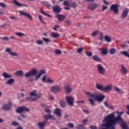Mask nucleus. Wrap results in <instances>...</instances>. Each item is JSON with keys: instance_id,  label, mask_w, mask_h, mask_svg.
<instances>
[{"instance_id": "f257e3e1", "label": "nucleus", "mask_w": 129, "mask_h": 129, "mask_svg": "<svg viewBox=\"0 0 129 129\" xmlns=\"http://www.w3.org/2000/svg\"><path fill=\"white\" fill-rule=\"evenodd\" d=\"M117 113V117L114 118V113L109 114L105 117L103 120V123L99 125L97 129H115V125L117 123L122 122V119L120 115L123 114V112H119L116 111Z\"/></svg>"}, {"instance_id": "f03ea898", "label": "nucleus", "mask_w": 129, "mask_h": 129, "mask_svg": "<svg viewBox=\"0 0 129 129\" xmlns=\"http://www.w3.org/2000/svg\"><path fill=\"white\" fill-rule=\"evenodd\" d=\"M85 93L89 97H91V98H93V99H89V101H90V103H91V104L92 106L95 105V102H94V99L95 97L96 94H93L92 93H91L90 92H87V91H85Z\"/></svg>"}, {"instance_id": "7ed1b4c3", "label": "nucleus", "mask_w": 129, "mask_h": 129, "mask_svg": "<svg viewBox=\"0 0 129 129\" xmlns=\"http://www.w3.org/2000/svg\"><path fill=\"white\" fill-rule=\"evenodd\" d=\"M29 96H34L36 98H39L42 96V94L40 92H38L37 90H33L31 92H29Z\"/></svg>"}, {"instance_id": "20e7f679", "label": "nucleus", "mask_w": 129, "mask_h": 129, "mask_svg": "<svg viewBox=\"0 0 129 129\" xmlns=\"http://www.w3.org/2000/svg\"><path fill=\"white\" fill-rule=\"evenodd\" d=\"M97 70L99 74L101 75H104L105 73V69L101 64H97Z\"/></svg>"}, {"instance_id": "39448f33", "label": "nucleus", "mask_w": 129, "mask_h": 129, "mask_svg": "<svg viewBox=\"0 0 129 129\" xmlns=\"http://www.w3.org/2000/svg\"><path fill=\"white\" fill-rule=\"evenodd\" d=\"M67 103L71 106H74V98L72 96H67L66 97Z\"/></svg>"}, {"instance_id": "423d86ee", "label": "nucleus", "mask_w": 129, "mask_h": 129, "mask_svg": "<svg viewBox=\"0 0 129 129\" xmlns=\"http://www.w3.org/2000/svg\"><path fill=\"white\" fill-rule=\"evenodd\" d=\"M38 71L36 69H33L31 71H29L28 73L25 74V77L28 78L31 76H35L37 74Z\"/></svg>"}, {"instance_id": "0eeeda50", "label": "nucleus", "mask_w": 129, "mask_h": 129, "mask_svg": "<svg viewBox=\"0 0 129 129\" xmlns=\"http://www.w3.org/2000/svg\"><path fill=\"white\" fill-rule=\"evenodd\" d=\"M105 97V96H104L102 94H95L93 101L96 100L97 102H102Z\"/></svg>"}, {"instance_id": "6e6552de", "label": "nucleus", "mask_w": 129, "mask_h": 129, "mask_svg": "<svg viewBox=\"0 0 129 129\" xmlns=\"http://www.w3.org/2000/svg\"><path fill=\"white\" fill-rule=\"evenodd\" d=\"M30 109L28 108H27L25 106L18 107L16 109V112L17 113H21V112H23L24 111L29 112Z\"/></svg>"}, {"instance_id": "1a4fd4ad", "label": "nucleus", "mask_w": 129, "mask_h": 129, "mask_svg": "<svg viewBox=\"0 0 129 129\" xmlns=\"http://www.w3.org/2000/svg\"><path fill=\"white\" fill-rule=\"evenodd\" d=\"M42 80L44 83L49 84H52L54 82V80H52V79H50L49 78H47L46 76L43 77Z\"/></svg>"}, {"instance_id": "9d476101", "label": "nucleus", "mask_w": 129, "mask_h": 129, "mask_svg": "<svg viewBox=\"0 0 129 129\" xmlns=\"http://www.w3.org/2000/svg\"><path fill=\"white\" fill-rule=\"evenodd\" d=\"M12 106V103L11 101H9L7 103L4 104L3 105L2 108L4 110H9L11 108Z\"/></svg>"}, {"instance_id": "9b49d317", "label": "nucleus", "mask_w": 129, "mask_h": 129, "mask_svg": "<svg viewBox=\"0 0 129 129\" xmlns=\"http://www.w3.org/2000/svg\"><path fill=\"white\" fill-rule=\"evenodd\" d=\"M99 7V4L97 3H93L88 5V9L94 11Z\"/></svg>"}, {"instance_id": "f8f14e48", "label": "nucleus", "mask_w": 129, "mask_h": 129, "mask_svg": "<svg viewBox=\"0 0 129 129\" xmlns=\"http://www.w3.org/2000/svg\"><path fill=\"white\" fill-rule=\"evenodd\" d=\"M5 52L9 53V55H10L11 56H18V54L17 53V52L15 51H12V49L10 48H6Z\"/></svg>"}, {"instance_id": "ddd939ff", "label": "nucleus", "mask_w": 129, "mask_h": 129, "mask_svg": "<svg viewBox=\"0 0 129 129\" xmlns=\"http://www.w3.org/2000/svg\"><path fill=\"white\" fill-rule=\"evenodd\" d=\"M113 88V86L111 84L108 85L105 87H104L103 92L104 93H108L110 92Z\"/></svg>"}, {"instance_id": "4468645a", "label": "nucleus", "mask_w": 129, "mask_h": 129, "mask_svg": "<svg viewBox=\"0 0 129 129\" xmlns=\"http://www.w3.org/2000/svg\"><path fill=\"white\" fill-rule=\"evenodd\" d=\"M60 90H61L60 88L57 85L52 86L50 88V91L52 93H57V92L59 91Z\"/></svg>"}, {"instance_id": "2eb2a0df", "label": "nucleus", "mask_w": 129, "mask_h": 129, "mask_svg": "<svg viewBox=\"0 0 129 129\" xmlns=\"http://www.w3.org/2000/svg\"><path fill=\"white\" fill-rule=\"evenodd\" d=\"M118 6L117 4L112 5L110 8V10L113 11L115 14H117L118 12Z\"/></svg>"}, {"instance_id": "dca6fc26", "label": "nucleus", "mask_w": 129, "mask_h": 129, "mask_svg": "<svg viewBox=\"0 0 129 129\" xmlns=\"http://www.w3.org/2000/svg\"><path fill=\"white\" fill-rule=\"evenodd\" d=\"M19 14H20L22 16H24L25 17H27V18H28L32 20H33V18H32V16L29 13H26L23 11H19Z\"/></svg>"}, {"instance_id": "f3484780", "label": "nucleus", "mask_w": 129, "mask_h": 129, "mask_svg": "<svg viewBox=\"0 0 129 129\" xmlns=\"http://www.w3.org/2000/svg\"><path fill=\"white\" fill-rule=\"evenodd\" d=\"M120 72H121L122 74L125 75L128 73V70L126 68H125V67L123 66V65L122 64L121 65V69L120 70Z\"/></svg>"}, {"instance_id": "a211bd4d", "label": "nucleus", "mask_w": 129, "mask_h": 129, "mask_svg": "<svg viewBox=\"0 0 129 129\" xmlns=\"http://www.w3.org/2000/svg\"><path fill=\"white\" fill-rule=\"evenodd\" d=\"M46 73V71L44 70H42L39 71V73L38 75L36 76V78L35 79V81H37L38 79L40 78L41 76L43 75V74H45Z\"/></svg>"}, {"instance_id": "6ab92c4d", "label": "nucleus", "mask_w": 129, "mask_h": 129, "mask_svg": "<svg viewBox=\"0 0 129 129\" xmlns=\"http://www.w3.org/2000/svg\"><path fill=\"white\" fill-rule=\"evenodd\" d=\"M13 3L17 6L18 7H21L22 6H24L25 7H28V6L27 5L23 4L21 3H20V2H18L16 0H13Z\"/></svg>"}, {"instance_id": "aec40b11", "label": "nucleus", "mask_w": 129, "mask_h": 129, "mask_svg": "<svg viewBox=\"0 0 129 129\" xmlns=\"http://www.w3.org/2000/svg\"><path fill=\"white\" fill-rule=\"evenodd\" d=\"M54 12L56 13H59L61 10V8L58 6H55L52 7Z\"/></svg>"}, {"instance_id": "412c9836", "label": "nucleus", "mask_w": 129, "mask_h": 129, "mask_svg": "<svg viewBox=\"0 0 129 129\" xmlns=\"http://www.w3.org/2000/svg\"><path fill=\"white\" fill-rule=\"evenodd\" d=\"M47 122V120L40 122L38 123V126H39V128L44 129V127L46 125V123Z\"/></svg>"}, {"instance_id": "4be33fe9", "label": "nucleus", "mask_w": 129, "mask_h": 129, "mask_svg": "<svg viewBox=\"0 0 129 129\" xmlns=\"http://www.w3.org/2000/svg\"><path fill=\"white\" fill-rule=\"evenodd\" d=\"M128 12H129V10L127 8H125L123 10L122 15V18H126L128 15Z\"/></svg>"}, {"instance_id": "5701e85b", "label": "nucleus", "mask_w": 129, "mask_h": 129, "mask_svg": "<svg viewBox=\"0 0 129 129\" xmlns=\"http://www.w3.org/2000/svg\"><path fill=\"white\" fill-rule=\"evenodd\" d=\"M15 83V79H9L6 82V84L8 85H12Z\"/></svg>"}, {"instance_id": "b1692460", "label": "nucleus", "mask_w": 129, "mask_h": 129, "mask_svg": "<svg viewBox=\"0 0 129 129\" xmlns=\"http://www.w3.org/2000/svg\"><path fill=\"white\" fill-rule=\"evenodd\" d=\"M44 118L47 121L48 119L55 120V117H53L51 115H44Z\"/></svg>"}, {"instance_id": "393cba45", "label": "nucleus", "mask_w": 129, "mask_h": 129, "mask_svg": "<svg viewBox=\"0 0 129 129\" xmlns=\"http://www.w3.org/2000/svg\"><path fill=\"white\" fill-rule=\"evenodd\" d=\"M56 17L57 18L58 21L60 22L62 21L64 19H65V16L58 14L56 15Z\"/></svg>"}, {"instance_id": "a878e982", "label": "nucleus", "mask_w": 129, "mask_h": 129, "mask_svg": "<svg viewBox=\"0 0 129 129\" xmlns=\"http://www.w3.org/2000/svg\"><path fill=\"white\" fill-rule=\"evenodd\" d=\"M3 76L5 79H9L12 77V75L6 72H4L3 73Z\"/></svg>"}, {"instance_id": "bb28decb", "label": "nucleus", "mask_w": 129, "mask_h": 129, "mask_svg": "<svg viewBox=\"0 0 129 129\" xmlns=\"http://www.w3.org/2000/svg\"><path fill=\"white\" fill-rule=\"evenodd\" d=\"M96 87L97 88V89L103 92L104 87L103 85L97 84L96 85Z\"/></svg>"}, {"instance_id": "cd10ccee", "label": "nucleus", "mask_w": 129, "mask_h": 129, "mask_svg": "<svg viewBox=\"0 0 129 129\" xmlns=\"http://www.w3.org/2000/svg\"><path fill=\"white\" fill-rule=\"evenodd\" d=\"M122 122L121 123V127L122 129H129V127L128 126L126 123L123 122V121L122 122Z\"/></svg>"}, {"instance_id": "c85d7f7f", "label": "nucleus", "mask_w": 129, "mask_h": 129, "mask_svg": "<svg viewBox=\"0 0 129 129\" xmlns=\"http://www.w3.org/2000/svg\"><path fill=\"white\" fill-rule=\"evenodd\" d=\"M64 89L67 93H70L72 91V89L68 86H66Z\"/></svg>"}, {"instance_id": "c756f323", "label": "nucleus", "mask_w": 129, "mask_h": 129, "mask_svg": "<svg viewBox=\"0 0 129 129\" xmlns=\"http://www.w3.org/2000/svg\"><path fill=\"white\" fill-rule=\"evenodd\" d=\"M93 59H94L96 61L101 62L102 59L97 55H94L93 56Z\"/></svg>"}, {"instance_id": "7c9ffc66", "label": "nucleus", "mask_w": 129, "mask_h": 129, "mask_svg": "<svg viewBox=\"0 0 129 129\" xmlns=\"http://www.w3.org/2000/svg\"><path fill=\"white\" fill-rule=\"evenodd\" d=\"M54 112L58 117H60L61 116V111L59 108L55 109Z\"/></svg>"}, {"instance_id": "2f4dec72", "label": "nucleus", "mask_w": 129, "mask_h": 129, "mask_svg": "<svg viewBox=\"0 0 129 129\" xmlns=\"http://www.w3.org/2000/svg\"><path fill=\"white\" fill-rule=\"evenodd\" d=\"M50 36H51V37H53L54 38H57L59 37V35L58 33L53 32L51 33V34H50Z\"/></svg>"}, {"instance_id": "473e14b6", "label": "nucleus", "mask_w": 129, "mask_h": 129, "mask_svg": "<svg viewBox=\"0 0 129 129\" xmlns=\"http://www.w3.org/2000/svg\"><path fill=\"white\" fill-rule=\"evenodd\" d=\"M104 39L107 42H110L111 41V38L108 35H105L104 36Z\"/></svg>"}, {"instance_id": "72a5a7b5", "label": "nucleus", "mask_w": 129, "mask_h": 129, "mask_svg": "<svg viewBox=\"0 0 129 129\" xmlns=\"http://www.w3.org/2000/svg\"><path fill=\"white\" fill-rule=\"evenodd\" d=\"M109 52L110 53V54L111 55H114L116 52V50L115 49L112 48L109 51Z\"/></svg>"}, {"instance_id": "f704fd0d", "label": "nucleus", "mask_w": 129, "mask_h": 129, "mask_svg": "<svg viewBox=\"0 0 129 129\" xmlns=\"http://www.w3.org/2000/svg\"><path fill=\"white\" fill-rule=\"evenodd\" d=\"M26 100L27 101H31V102H34V101H36V98H32L31 97H27V98H26Z\"/></svg>"}, {"instance_id": "c9c22d12", "label": "nucleus", "mask_w": 129, "mask_h": 129, "mask_svg": "<svg viewBox=\"0 0 129 129\" xmlns=\"http://www.w3.org/2000/svg\"><path fill=\"white\" fill-rule=\"evenodd\" d=\"M121 53L124 56H127L129 58V53L127 51H122L121 52Z\"/></svg>"}, {"instance_id": "e433bc0d", "label": "nucleus", "mask_w": 129, "mask_h": 129, "mask_svg": "<svg viewBox=\"0 0 129 129\" xmlns=\"http://www.w3.org/2000/svg\"><path fill=\"white\" fill-rule=\"evenodd\" d=\"M72 3V2L71 1H65L63 2V5L65 6H70L71 5V4Z\"/></svg>"}, {"instance_id": "4c0bfd02", "label": "nucleus", "mask_w": 129, "mask_h": 129, "mask_svg": "<svg viewBox=\"0 0 129 129\" xmlns=\"http://www.w3.org/2000/svg\"><path fill=\"white\" fill-rule=\"evenodd\" d=\"M15 35L20 37H23V36H25V34L22 32H15Z\"/></svg>"}, {"instance_id": "58836bf2", "label": "nucleus", "mask_w": 129, "mask_h": 129, "mask_svg": "<svg viewBox=\"0 0 129 129\" xmlns=\"http://www.w3.org/2000/svg\"><path fill=\"white\" fill-rule=\"evenodd\" d=\"M15 75L22 76L23 75V71H18L15 73Z\"/></svg>"}, {"instance_id": "ea45409f", "label": "nucleus", "mask_w": 129, "mask_h": 129, "mask_svg": "<svg viewBox=\"0 0 129 129\" xmlns=\"http://www.w3.org/2000/svg\"><path fill=\"white\" fill-rule=\"evenodd\" d=\"M59 104H60V106L63 108L66 106V102L63 101H61L60 102H59Z\"/></svg>"}, {"instance_id": "a19ab883", "label": "nucleus", "mask_w": 129, "mask_h": 129, "mask_svg": "<svg viewBox=\"0 0 129 129\" xmlns=\"http://www.w3.org/2000/svg\"><path fill=\"white\" fill-rule=\"evenodd\" d=\"M77 129H85V127L83 125H81V124H78L76 126Z\"/></svg>"}, {"instance_id": "79ce46f5", "label": "nucleus", "mask_w": 129, "mask_h": 129, "mask_svg": "<svg viewBox=\"0 0 129 129\" xmlns=\"http://www.w3.org/2000/svg\"><path fill=\"white\" fill-rule=\"evenodd\" d=\"M114 91L118 93H122V91L120 89H119L118 87H115L114 88Z\"/></svg>"}, {"instance_id": "37998d69", "label": "nucleus", "mask_w": 129, "mask_h": 129, "mask_svg": "<svg viewBox=\"0 0 129 129\" xmlns=\"http://www.w3.org/2000/svg\"><path fill=\"white\" fill-rule=\"evenodd\" d=\"M101 53L104 55H106L108 53V51H107V49H102V50L101 51Z\"/></svg>"}, {"instance_id": "c03bdc74", "label": "nucleus", "mask_w": 129, "mask_h": 129, "mask_svg": "<svg viewBox=\"0 0 129 129\" xmlns=\"http://www.w3.org/2000/svg\"><path fill=\"white\" fill-rule=\"evenodd\" d=\"M85 49V48H84L80 47V48H78V49H77V52L78 53H81L82 52V51H83L84 49Z\"/></svg>"}, {"instance_id": "a18cd8bd", "label": "nucleus", "mask_w": 129, "mask_h": 129, "mask_svg": "<svg viewBox=\"0 0 129 129\" xmlns=\"http://www.w3.org/2000/svg\"><path fill=\"white\" fill-rule=\"evenodd\" d=\"M38 19H39V20L43 24H46V23L43 21V18L41 15L38 16Z\"/></svg>"}, {"instance_id": "49530a36", "label": "nucleus", "mask_w": 129, "mask_h": 129, "mask_svg": "<svg viewBox=\"0 0 129 129\" xmlns=\"http://www.w3.org/2000/svg\"><path fill=\"white\" fill-rule=\"evenodd\" d=\"M86 54L87 55V56H92V53L91 51H86Z\"/></svg>"}, {"instance_id": "de8ad7c7", "label": "nucleus", "mask_w": 129, "mask_h": 129, "mask_svg": "<svg viewBox=\"0 0 129 129\" xmlns=\"http://www.w3.org/2000/svg\"><path fill=\"white\" fill-rule=\"evenodd\" d=\"M43 42L42 41V40H36V43L38 45H41L43 44Z\"/></svg>"}, {"instance_id": "09e8293b", "label": "nucleus", "mask_w": 129, "mask_h": 129, "mask_svg": "<svg viewBox=\"0 0 129 129\" xmlns=\"http://www.w3.org/2000/svg\"><path fill=\"white\" fill-rule=\"evenodd\" d=\"M70 7L76 8L77 7L76 3H75V2L72 3L71 5L70 6Z\"/></svg>"}, {"instance_id": "8fccbe9b", "label": "nucleus", "mask_w": 129, "mask_h": 129, "mask_svg": "<svg viewBox=\"0 0 129 129\" xmlns=\"http://www.w3.org/2000/svg\"><path fill=\"white\" fill-rule=\"evenodd\" d=\"M88 119L87 118L84 119L83 120V124H81V125H83L84 126L86 124V123L88 122Z\"/></svg>"}, {"instance_id": "3c124183", "label": "nucleus", "mask_w": 129, "mask_h": 129, "mask_svg": "<svg viewBox=\"0 0 129 129\" xmlns=\"http://www.w3.org/2000/svg\"><path fill=\"white\" fill-rule=\"evenodd\" d=\"M42 39L44 41H45L46 43L50 42L51 41V40L49 39L46 38H43Z\"/></svg>"}, {"instance_id": "603ef678", "label": "nucleus", "mask_w": 129, "mask_h": 129, "mask_svg": "<svg viewBox=\"0 0 129 129\" xmlns=\"http://www.w3.org/2000/svg\"><path fill=\"white\" fill-rule=\"evenodd\" d=\"M0 7L2 8H6V4L5 3H3V2H0Z\"/></svg>"}, {"instance_id": "864d4df0", "label": "nucleus", "mask_w": 129, "mask_h": 129, "mask_svg": "<svg viewBox=\"0 0 129 129\" xmlns=\"http://www.w3.org/2000/svg\"><path fill=\"white\" fill-rule=\"evenodd\" d=\"M67 126L69 127L70 128H73L74 127V124L72 123H68L67 124Z\"/></svg>"}, {"instance_id": "5fc2aeb1", "label": "nucleus", "mask_w": 129, "mask_h": 129, "mask_svg": "<svg viewBox=\"0 0 129 129\" xmlns=\"http://www.w3.org/2000/svg\"><path fill=\"white\" fill-rule=\"evenodd\" d=\"M2 39L3 40H4V41H9L10 39L9 38V37H6V36H5V37H3V38H2Z\"/></svg>"}, {"instance_id": "6e6d98bb", "label": "nucleus", "mask_w": 129, "mask_h": 129, "mask_svg": "<svg viewBox=\"0 0 129 129\" xmlns=\"http://www.w3.org/2000/svg\"><path fill=\"white\" fill-rule=\"evenodd\" d=\"M104 104L105 105V106L108 108L109 106V104L108 103V102L107 101H105L104 102Z\"/></svg>"}, {"instance_id": "4d7b16f0", "label": "nucleus", "mask_w": 129, "mask_h": 129, "mask_svg": "<svg viewBox=\"0 0 129 129\" xmlns=\"http://www.w3.org/2000/svg\"><path fill=\"white\" fill-rule=\"evenodd\" d=\"M55 53L56 54H60L61 53V51L59 50H55Z\"/></svg>"}, {"instance_id": "13d9d810", "label": "nucleus", "mask_w": 129, "mask_h": 129, "mask_svg": "<svg viewBox=\"0 0 129 129\" xmlns=\"http://www.w3.org/2000/svg\"><path fill=\"white\" fill-rule=\"evenodd\" d=\"M19 124V122L17 121H13L12 122V125L14 126H17V125H18Z\"/></svg>"}, {"instance_id": "bf43d9fd", "label": "nucleus", "mask_w": 129, "mask_h": 129, "mask_svg": "<svg viewBox=\"0 0 129 129\" xmlns=\"http://www.w3.org/2000/svg\"><path fill=\"white\" fill-rule=\"evenodd\" d=\"M98 32V31H97L93 32V33L92 34V36L93 37H94L95 36H96Z\"/></svg>"}, {"instance_id": "052dcab7", "label": "nucleus", "mask_w": 129, "mask_h": 129, "mask_svg": "<svg viewBox=\"0 0 129 129\" xmlns=\"http://www.w3.org/2000/svg\"><path fill=\"white\" fill-rule=\"evenodd\" d=\"M108 9V7L106 6H103L102 11L103 12L104 10Z\"/></svg>"}, {"instance_id": "680f3d73", "label": "nucleus", "mask_w": 129, "mask_h": 129, "mask_svg": "<svg viewBox=\"0 0 129 129\" xmlns=\"http://www.w3.org/2000/svg\"><path fill=\"white\" fill-rule=\"evenodd\" d=\"M90 128L91 129H97V127L94 125L90 126Z\"/></svg>"}, {"instance_id": "e2e57ef3", "label": "nucleus", "mask_w": 129, "mask_h": 129, "mask_svg": "<svg viewBox=\"0 0 129 129\" xmlns=\"http://www.w3.org/2000/svg\"><path fill=\"white\" fill-rule=\"evenodd\" d=\"M103 3H104L105 5H106L107 6H109V2H107L106 1H105V0H103Z\"/></svg>"}, {"instance_id": "0e129e2a", "label": "nucleus", "mask_w": 129, "mask_h": 129, "mask_svg": "<svg viewBox=\"0 0 129 129\" xmlns=\"http://www.w3.org/2000/svg\"><path fill=\"white\" fill-rule=\"evenodd\" d=\"M103 39H104V37H103V33H101V37H100V40H102Z\"/></svg>"}, {"instance_id": "69168bd1", "label": "nucleus", "mask_w": 129, "mask_h": 129, "mask_svg": "<svg viewBox=\"0 0 129 129\" xmlns=\"http://www.w3.org/2000/svg\"><path fill=\"white\" fill-rule=\"evenodd\" d=\"M83 112L85 113H87V114H89V111L88 110L83 109Z\"/></svg>"}, {"instance_id": "338daca9", "label": "nucleus", "mask_w": 129, "mask_h": 129, "mask_svg": "<svg viewBox=\"0 0 129 129\" xmlns=\"http://www.w3.org/2000/svg\"><path fill=\"white\" fill-rule=\"evenodd\" d=\"M107 108L111 110L113 109V107L112 105H109Z\"/></svg>"}, {"instance_id": "774afa93", "label": "nucleus", "mask_w": 129, "mask_h": 129, "mask_svg": "<svg viewBox=\"0 0 129 129\" xmlns=\"http://www.w3.org/2000/svg\"><path fill=\"white\" fill-rule=\"evenodd\" d=\"M127 109V111L126 112V113L129 115V105H127L126 106Z\"/></svg>"}]
</instances>
